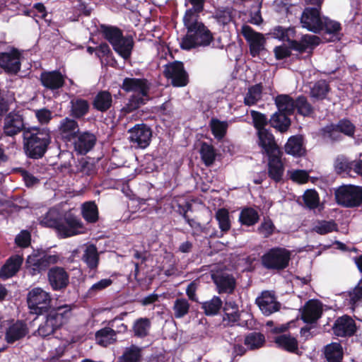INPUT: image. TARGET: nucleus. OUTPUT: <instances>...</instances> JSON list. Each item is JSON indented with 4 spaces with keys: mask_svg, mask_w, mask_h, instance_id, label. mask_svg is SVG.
Masks as SVG:
<instances>
[{
    "mask_svg": "<svg viewBox=\"0 0 362 362\" xmlns=\"http://www.w3.org/2000/svg\"><path fill=\"white\" fill-rule=\"evenodd\" d=\"M337 202L346 207H356L362 204V188L355 185H343L335 192Z\"/></svg>",
    "mask_w": 362,
    "mask_h": 362,
    "instance_id": "423d86ee",
    "label": "nucleus"
},
{
    "mask_svg": "<svg viewBox=\"0 0 362 362\" xmlns=\"http://www.w3.org/2000/svg\"><path fill=\"white\" fill-rule=\"evenodd\" d=\"M165 76L170 79L174 86H185L188 83V76L184 69L183 64L175 62L165 66Z\"/></svg>",
    "mask_w": 362,
    "mask_h": 362,
    "instance_id": "f8f14e48",
    "label": "nucleus"
},
{
    "mask_svg": "<svg viewBox=\"0 0 362 362\" xmlns=\"http://www.w3.org/2000/svg\"><path fill=\"white\" fill-rule=\"evenodd\" d=\"M86 228L80 218L71 213H66L62 218L57 227V233L61 238H68L84 233Z\"/></svg>",
    "mask_w": 362,
    "mask_h": 362,
    "instance_id": "6e6552de",
    "label": "nucleus"
},
{
    "mask_svg": "<svg viewBox=\"0 0 362 362\" xmlns=\"http://www.w3.org/2000/svg\"><path fill=\"white\" fill-rule=\"evenodd\" d=\"M200 154L204 163L206 165H211L216 158V153L214 147L206 143H203L202 144Z\"/></svg>",
    "mask_w": 362,
    "mask_h": 362,
    "instance_id": "4d7b16f0",
    "label": "nucleus"
},
{
    "mask_svg": "<svg viewBox=\"0 0 362 362\" xmlns=\"http://www.w3.org/2000/svg\"><path fill=\"white\" fill-rule=\"evenodd\" d=\"M23 119L19 114L11 112L4 119V132L6 136H14L23 131Z\"/></svg>",
    "mask_w": 362,
    "mask_h": 362,
    "instance_id": "6ab92c4d",
    "label": "nucleus"
},
{
    "mask_svg": "<svg viewBox=\"0 0 362 362\" xmlns=\"http://www.w3.org/2000/svg\"><path fill=\"white\" fill-rule=\"evenodd\" d=\"M325 355L328 362H341L343 358V349L339 343H332L325 346Z\"/></svg>",
    "mask_w": 362,
    "mask_h": 362,
    "instance_id": "4c0bfd02",
    "label": "nucleus"
},
{
    "mask_svg": "<svg viewBox=\"0 0 362 362\" xmlns=\"http://www.w3.org/2000/svg\"><path fill=\"white\" fill-rule=\"evenodd\" d=\"M209 126L214 137L218 140H221L226 135L228 123L226 121H221L213 118L210 121Z\"/></svg>",
    "mask_w": 362,
    "mask_h": 362,
    "instance_id": "c03bdc74",
    "label": "nucleus"
},
{
    "mask_svg": "<svg viewBox=\"0 0 362 362\" xmlns=\"http://www.w3.org/2000/svg\"><path fill=\"white\" fill-rule=\"evenodd\" d=\"M47 279L54 291H61L69 284V274L64 268L53 267L48 270Z\"/></svg>",
    "mask_w": 362,
    "mask_h": 362,
    "instance_id": "ddd939ff",
    "label": "nucleus"
},
{
    "mask_svg": "<svg viewBox=\"0 0 362 362\" xmlns=\"http://www.w3.org/2000/svg\"><path fill=\"white\" fill-rule=\"evenodd\" d=\"M295 34V30L292 28H284L281 26L275 27L272 33V36L274 38L280 40H290L291 37H293Z\"/></svg>",
    "mask_w": 362,
    "mask_h": 362,
    "instance_id": "bf43d9fd",
    "label": "nucleus"
},
{
    "mask_svg": "<svg viewBox=\"0 0 362 362\" xmlns=\"http://www.w3.org/2000/svg\"><path fill=\"white\" fill-rule=\"evenodd\" d=\"M52 298L49 292L42 288L31 289L27 296V302L31 313L40 315L48 310L51 305Z\"/></svg>",
    "mask_w": 362,
    "mask_h": 362,
    "instance_id": "20e7f679",
    "label": "nucleus"
},
{
    "mask_svg": "<svg viewBox=\"0 0 362 362\" xmlns=\"http://www.w3.org/2000/svg\"><path fill=\"white\" fill-rule=\"evenodd\" d=\"M195 30L187 32L180 42L182 49L189 50L198 46H208L212 41L211 32L204 26L200 25Z\"/></svg>",
    "mask_w": 362,
    "mask_h": 362,
    "instance_id": "39448f33",
    "label": "nucleus"
},
{
    "mask_svg": "<svg viewBox=\"0 0 362 362\" xmlns=\"http://www.w3.org/2000/svg\"><path fill=\"white\" fill-rule=\"evenodd\" d=\"M216 219L218 222L219 228L222 231H227L230 229L229 214L226 209H218L216 214Z\"/></svg>",
    "mask_w": 362,
    "mask_h": 362,
    "instance_id": "052dcab7",
    "label": "nucleus"
},
{
    "mask_svg": "<svg viewBox=\"0 0 362 362\" xmlns=\"http://www.w3.org/2000/svg\"><path fill=\"white\" fill-rule=\"evenodd\" d=\"M256 303L265 315H270L280 308V303L276 300L274 294L268 291H263L261 296L257 298Z\"/></svg>",
    "mask_w": 362,
    "mask_h": 362,
    "instance_id": "2eb2a0df",
    "label": "nucleus"
},
{
    "mask_svg": "<svg viewBox=\"0 0 362 362\" xmlns=\"http://www.w3.org/2000/svg\"><path fill=\"white\" fill-rule=\"evenodd\" d=\"M35 115L41 124H48L52 118V112L47 108L35 110Z\"/></svg>",
    "mask_w": 362,
    "mask_h": 362,
    "instance_id": "338daca9",
    "label": "nucleus"
},
{
    "mask_svg": "<svg viewBox=\"0 0 362 362\" xmlns=\"http://www.w3.org/2000/svg\"><path fill=\"white\" fill-rule=\"evenodd\" d=\"M82 259L88 268L92 269H96L99 263V255L97 247L94 245H87Z\"/></svg>",
    "mask_w": 362,
    "mask_h": 362,
    "instance_id": "473e14b6",
    "label": "nucleus"
},
{
    "mask_svg": "<svg viewBox=\"0 0 362 362\" xmlns=\"http://www.w3.org/2000/svg\"><path fill=\"white\" fill-rule=\"evenodd\" d=\"M22 59V53L12 48L0 54V67L8 74H16L21 69Z\"/></svg>",
    "mask_w": 362,
    "mask_h": 362,
    "instance_id": "1a4fd4ad",
    "label": "nucleus"
},
{
    "mask_svg": "<svg viewBox=\"0 0 362 362\" xmlns=\"http://www.w3.org/2000/svg\"><path fill=\"white\" fill-rule=\"evenodd\" d=\"M276 345L290 352H294L298 349V341L295 337L290 334H281L274 338Z\"/></svg>",
    "mask_w": 362,
    "mask_h": 362,
    "instance_id": "c9c22d12",
    "label": "nucleus"
},
{
    "mask_svg": "<svg viewBox=\"0 0 362 362\" xmlns=\"http://www.w3.org/2000/svg\"><path fill=\"white\" fill-rule=\"evenodd\" d=\"M102 32L105 39L112 45H115L122 37V33L121 30L115 27L112 26H102Z\"/></svg>",
    "mask_w": 362,
    "mask_h": 362,
    "instance_id": "603ef678",
    "label": "nucleus"
},
{
    "mask_svg": "<svg viewBox=\"0 0 362 362\" xmlns=\"http://www.w3.org/2000/svg\"><path fill=\"white\" fill-rule=\"evenodd\" d=\"M333 331L338 337L352 336L356 331V323L351 317L344 315L335 321Z\"/></svg>",
    "mask_w": 362,
    "mask_h": 362,
    "instance_id": "a211bd4d",
    "label": "nucleus"
},
{
    "mask_svg": "<svg viewBox=\"0 0 362 362\" xmlns=\"http://www.w3.org/2000/svg\"><path fill=\"white\" fill-rule=\"evenodd\" d=\"M23 148L26 155L34 159L42 158L51 143L47 128L29 127L23 132Z\"/></svg>",
    "mask_w": 362,
    "mask_h": 362,
    "instance_id": "f257e3e1",
    "label": "nucleus"
},
{
    "mask_svg": "<svg viewBox=\"0 0 362 362\" xmlns=\"http://www.w3.org/2000/svg\"><path fill=\"white\" fill-rule=\"evenodd\" d=\"M211 278L219 293H230L235 287V280L234 277L227 272H217L212 273Z\"/></svg>",
    "mask_w": 362,
    "mask_h": 362,
    "instance_id": "dca6fc26",
    "label": "nucleus"
},
{
    "mask_svg": "<svg viewBox=\"0 0 362 362\" xmlns=\"http://www.w3.org/2000/svg\"><path fill=\"white\" fill-rule=\"evenodd\" d=\"M26 264L28 267L31 270L32 275H35L47 269L42 256L40 257L36 255L28 256Z\"/></svg>",
    "mask_w": 362,
    "mask_h": 362,
    "instance_id": "a18cd8bd",
    "label": "nucleus"
},
{
    "mask_svg": "<svg viewBox=\"0 0 362 362\" xmlns=\"http://www.w3.org/2000/svg\"><path fill=\"white\" fill-rule=\"evenodd\" d=\"M242 34L250 45V54L253 57L264 49L265 40L262 34L255 32L248 25L243 26Z\"/></svg>",
    "mask_w": 362,
    "mask_h": 362,
    "instance_id": "4468645a",
    "label": "nucleus"
},
{
    "mask_svg": "<svg viewBox=\"0 0 362 362\" xmlns=\"http://www.w3.org/2000/svg\"><path fill=\"white\" fill-rule=\"evenodd\" d=\"M117 332L110 327H105L98 331L95 334V338L99 344L103 346H107L116 341Z\"/></svg>",
    "mask_w": 362,
    "mask_h": 362,
    "instance_id": "e433bc0d",
    "label": "nucleus"
},
{
    "mask_svg": "<svg viewBox=\"0 0 362 362\" xmlns=\"http://www.w3.org/2000/svg\"><path fill=\"white\" fill-rule=\"evenodd\" d=\"M112 95L108 91L102 90L95 95L93 105L96 110L105 112L112 106Z\"/></svg>",
    "mask_w": 362,
    "mask_h": 362,
    "instance_id": "7c9ffc66",
    "label": "nucleus"
},
{
    "mask_svg": "<svg viewBox=\"0 0 362 362\" xmlns=\"http://www.w3.org/2000/svg\"><path fill=\"white\" fill-rule=\"evenodd\" d=\"M296 109L303 116H309L313 112V107L303 96L298 97L296 100Z\"/></svg>",
    "mask_w": 362,
    "mask_h": 362,
    "instance_id": "e2e57ef3",
    "label": "nucleus"
},
{
    "mask_svg": "<svg viewBox=\"0 0 362 362\" xmlns=\"http://www.w3.org/2000/svg\"><path fill=\"white\" fill-rule=\"evenodd\" d=\"M82 216L88 223H95L98 219V211L93 202H88L82 205Z\"/></svg>",
    "mask_w": 362,
    "mask_h": 362,
    "instance_id": "79ce46f5",
    "label": "nucleus"
},
{
    "mask_svg": "<svg viewBox=\"0 0 362 362\" xmlns=\"http://www.w3.org/2000/svg\"><path fill=\"white\" fill-rule=\"evenodd\" d=\"M71 112L74 117H81L88 112L89 105L86 100L83 99H74L71 101Z\"/></svg>",
    "mask_w": 362,
    "mask_h": 362,
    "instance_id": "09e8293b",
    "label": "nucleus"
},
{
    "mask_svg": "<svg viewBox=\"0 0 362 362\" xmlns=\"http://www.w3.org/2000/svg\"><path fill=\"white\" fill-rule=\"evenodd\" d=\"M190 305L184 298H177L173 304V310L176 318H182L188 314Z\"/></svg>",
    "mask_w": 362,
    "mask_h": 362,
    "instance_id": "8fccbe9b",
    "label": "nucleus"
},
{
    "mask_svg": "<svg viewBox=\"0 0 362 362\" xmlns=\"http://www.w3.org/2000/svg\"><path fill=\"white\" fill-rule=\"evenodd\" d=\"M323 18L318 8L307 7L301 15L300 23L303 28L316 33L323 29Z\"/></svg>",
    "mask_w": 362,
    "mask_h": 362,
    "instance_id": "9d476101",
    "label": "nucleus"
},
{
    "mask_svg": "<svg viewBox=\"0 0 362 362\" xmlns=\"http://www.w3.org/2000/svg\"><path fill=\"white\" fill-rule=\"evenodd\" d=\"M59 133L64 139L68 141L75 139L79 134L77 122L69 117L62 119L59 125Z\"/></svg>",
    "mask_w": 362,
    "mask_h": 362,
    "instance_id": "4be33fe9",
    "label": "nucleus"
},
{
    "mask_svg": "<svg viewBox=\"0 0 362 362\" xmlns=\"http://www.w3.org/2000/svg\"><path fill=\"white\" fill-rule=\"evenodd\" d=\"M290 252L284 248L269 250L262 257V264L267 269H282L288 264Z\"/></svg>",
    "mask_w": 362,
    "mask_h": 362,
    "instance_id": "0eeeda50",
    "label": "nucleus"
},
{
    "mask_svg": "<svg viewBox=\"0 0 362 362\" xmlns=\"http://www.w3.org/2000/svg\"><path fill=\"white\" fill-rule=\"evenodd\" d=\"M322 312V303L316 300H310L303 308L302 319L306 322H313L320 317Z\"/></svg>",
    "mask_w": 362,
    "mask_h": 362,
    "instance_id": "412c9836",
    "label": "nucleus"
},
{
    "mask_svg": "<svg viewBox=\"0 0 362 362\" xmlns=\"http://www.w3.org/2000/svg\"><path fill=\"white\" fill-rule=\"evenodd\" d=\"M71 315V305L66 304L57 308L49 312L45 320L39 325L37 330V334L42 337L52 334L55 330L66 324Z\"/></svg>",
    "mask_w": 362,
    "mask_h": 362,
    "instance_id": "7ed1b4c3",
    "label": "nucleus"
},
{
    "mask_svg": "<svg viewBox=\"0 0 362 362\" xmlns=\"http://www.w3.org/2000/svg\"><path fill=\"white\" fill-rule=\"evenodd\" d=\"M42 85L51 90L59 89L64 86V77L57 71L44 72L40 76Z\"/></svg>",
    "mask_w": 362,
    "mask_h": 362,
    "instance_id": "393cba45",
    "label": "nucleus"
},
{
    "mask_svg": "<svg viewBox=\"0 0 362 362\" xmlns=\"http://www.w3.org/2000/svg\"><path fill=\"white\" fill-rule=\"evenodd\" d=\"M258 137L259 145L264 149L268 156L282 154L274 141L273 135L267 129H260L258 132Z\"/></svg>",
    "mask_w": 362,
    "mask_h": 362,
    "instance_id": "aec40b11",
    "label": "nucleus"
},
{
    "mask_svg": "<svg viewBox=\"0 0 362 362\" xmlns=\"http://www.w3.org/2000/svg\"><path fill=\"white\" fill-rule=\"evenodd\" d=\"M285 151L293 156H301L304 153L301 136H291L285 145Z\"/></svg>",
    "mask_w": 362,
    "mask_h": 362,
    "instance_id": "58836bf2",
    "label": "nucleus"
},
{
    "mask_svg": "<svg viewBox=\"0 0 362 362\" xmlns=\"http://www.w3.org/2000/svg\"><path fill=\"white\" fill-rule=\"evenodd\" d=\"M288 174L291 180L299 184L307 182L309 178L308 172L304 170H291Z\"/></svg>",
    "mask_w": 362,
    "mask_h": 362,
    "instance_id": "69168bd1",
    "label": "nucleus"
},
{
    "mask_svg": "<svg viewBox=\"0 0 362 362\" xmlns=\"http://www.w3.org/2000/svg\"><path fill=\"white\" fill-rule=\"evenodd\" d=\"M303 200L305 205L310 209H315L319 204V197L314 189H308L303 194Z\"/></svg>",
    "mask_w": 362,
    "mask_h": 362,
    "instance_id": "0e129e2a",
    "label": "nucleus"
},
{
    "mask_svg": "<svg viewBox=\"0 0 362 362\" xmlns=\"http://www.w3.org/2000/svg\"><path fill=\"white\" fill-rule=\"evenodd\" d=\"M275 104L279 112L286 115L292 114L296 110V101L287 95H281L276 98Z\"/></svg>",
    "mask_w": 362,
    "mask_h": 362,
    "instance_id": "72a5a7b5",
    "label": "nucleus"
},
{
    "mask_svg": "<svg viewBox=\"0 0 362 362\" xmlns=\"http://www.w3.org/2000/svg\"><path fill=\"white\" fill-rule=\"evenodd\" d=\"M112 284V280L111 279H103L93 284L88 290L86 295L88 297H93L98 293L109 287Z\"/></svg>",
    "mask_w": 362,
    "mask_h": 362,
    "instance_id": "680f3d73",
    "label": "nucleus"
},
{
    "mask_svg": "<svg viewBox=\"0 0 362 362\" xmlns=\"http://www.w3.org/2000/svg\"><path fill=\"white\" fill-rule=\"evenodd\" d=\"M122 88L126 92L134 93L124 107L127 112L136 110L148 100L149 86L145 79L126 78L123 81Z\"/></svg>",
    "mask_w": 362,
    "mask_h": 362,
    "instance_id": "f03ea898",
    "label": "nucleus"
},
{
    "mask_svg": "<svg viewBox=\"0 0 362 362\" xmlns=\"http://www.w3.org/2000/svg\"><path fill=\"white\" fill-rule=\"evenodd\" d=\"M27 333L26 325L23 322L17 321L8 326L6 332L5 339L8 343H13L24 337Z\"/></svg>",
    "mask_w": 362,
    "mask_h": 362,
    "instance_id": "bb28decb",
    "label": "nucleus"
},
{
    "mask_svg": "<svg viewBox=\"0 0 362 362\" xmlns=\"http://www.w3.org/2000/svg\"><path fill=\"white\" fill-rule=\"evenodd\" d=\"M222 307V300L218 296H214L211 300L205 301L202 305L206 315H215Z\"/></svg>",
    "mask_w": 362,
    "mask_h": 362,
    "instance_id": "de8ad7c7",
    "label": "nucleus"
},
{
    "mask_svg": "<svg viewBox=\"0 0 362 362\" xmlns=\"http://www.w3.org/2000/svg\"><path fill=\"white\" fill-rule=\"evenodd\" d=\"M271 125L279 130L280 132H286L291 124V121L287 115L279 112L274 113L270 119Z\"/></svg>",
    "mask_w": 362,
    "mask_h": 362,
    "instance_id": "ea45409f",
    "label": "nucleus"
},
{
    "mask_svg": "<svg viewBox=\"0 0 362 362\" xmlns=\"http://www.w3.org/2000/svg\"><path fill=\"white\" fill-rule=\"evenodd\" d=\"M334 170L337 174H349L352 170V162L348 160V159L343 156H338L334 164Z\"/></svg>",
    "mask_w": 362,
    "mask_h": 362,
    "instance_id": "6e6d98bb",
    "label": "nucleus"
},
{
    "mask_svg": "<svg viewBox=\"0 0 362 362\" xmlns=\"http://www.w3.org/2000/svg\"><path fill=\"white\" fill-rule=\"evenodd\" d=\"M23 258L19 255L9 257L0 269V278L6 279L14 276L20 269Z\"/></svg>",
    "mask_w": 362,
    "mask_h": 362,
    "instance_id": "5701e85b",
    "label": "nucleus"
},
{
    "mask_svg": "<svg viewBox=\"0 0 362 362\" xmlns=\"http://www.w3.org/2000/svg\"><path fill=\"white\" fill-rule=\"evenodd\" d=\"M95 136L90 133L83 132L78 135L74 141V148L80 154L88 152L95 145Z\"/></svg>",
    "mask_w": 362,
    "mask_h": 362,
    "instance_id": "a878e982",
    "label": "nucleus"
},
{
    "mask_svg": "<svg viewBox=\"0 0 362 362\" xmlns=\"http://www.w3.org/2000/svg\"><path fill=\"white\" fill-rule=\"evenodd\" d=\"M354 125L347 119L341 120L337 125L330 124L324 128L325 135L332 140L338 139L340 132L351 136L354 135Z\"/></svg>",
    "mask_w": 362,
    "mask_h": 362,
    "instance_id": "f3484780",
    "label": "nucleus"
},
{
    "mask_svg": "<svg viewBox=\"0 0 362 362\" xmlns=\"http://www.w3.org/2000/svg\"><path fill=\"white\" fill-rule=\"evenodd\" d=\"M129 141L135 146L145 148L149 144L152 136L151 129L144 124H136L129 130Z\"/></svg>",
    "mask_w": 362,
    "mask_h": 362,
    "instance_id": "9b49d317",
    "label": "nucleus"
},
{
    "mask_svg": "<svg viewBox=\"0 0 362 362\" xmlns=\"http://www.w3.org/2000/svg\"><path fill=\"white\" fill-rule=\"evenodd\" d=\"M281 154L269 156L268 173L269 177L276 182L281 180L284 168L281 160Z\"/></svg>",
    "mask_w": 362,
    "mask_h": 362,
    "instance_id": "cd10ccee",
    "label": "nucleus"
},
{
    "mask_svg": "<svg viewBox=\"0 0 362 362\" xmlns=\"http://www.w3.org/2000/svg\"><path fill=\"white\" fill-rule=\"evenodd\" d=\"M262 86L260 83L250 86L244 97L245 105L252 106L257 104L262 97Z\"/></svg>",
    "mask_w": 362,
    "mask_h": 362,
    "instance_id": "f704fd0d",
    "label": "nucleus"
},
{
    "mask_svg": "<svg viewBox=\"0 0 362 362\" xmlns=\"http://www.w3.org/2000/svg\"><path fill=\"white\" fill-rule=\"evenodd\" d=\"M264 341V336L259 332H252L247 335L245 339V344L250 349L261 347Z\"/></svg>",
    "mask_w": 362,
    "mask_h": 362,
    "instance_id": "864d4df0",
    "label": "nucleus"
},
{
    "mask_svg": "<svg viewBox=\"0 0 362 362\" xmlns=\"http://www.w3.org/2000/svg\"><path fill=\"white\" fill-rule=\"evenodd\" d=\"M224 313L227 319L231 322H235L240 319L238 305L233 301L226 303Z\"/></svg>",
    "mask_w": 362,
    "mask_h": 362,
    "instance_id": "13d9d810",
    "label": "nucleus"
},
{
    "mask_svg": "<svg viewBox=\"0 0 362 362\" xmlns=\"http://www.w3.org/2000/svg\"><path fill=\"white\" fill-rule=\"evenodd\" d=\"M214 18L220 24H228L232 20L231 11L229 8L218 10L215 13Z\"/></svg>",
    "mask_w": 362,
    "mask_h": 362,
    "instance_id": "774afa93",
    "label": "nucleus"
},
{
    "mask_svg": "<svg viewBox=\"0 0 362 362\" xmlns=\"http://www.w3.org/2000/svg\"><path fill=\"white\" fill-rule=\"evenodd\" d=\"M337 230V223L332 221H317L314 223L313 230L320 235H325Z\"/></svg>",
    "mask_w": 362,
    "mask_h": 362,
    "instance_id": "49530a36",
    "label": "nucleus"
},
{
    "mask_svg": "<svg viewBox=\"0 0 362 362\" xmlns=\"http://www.w3.org/2000/svg\"><path fill=\"white\" fill-rule=\"evenodd\" d=\"M199 13L200 12L193 11L192 8H188L186 11L183 17V22L187 29V32H192L195 30L194 29L199 27L200 25H204L202 22L198 21Z\"/></svg>",
    "mask_w": 362,
    "mask_h": 362,
    "instance_id": "a19ab883",
    "label": "nucleus"
},
{
    "mask_svg": "<svg viewBox=\"0 0 362 362\" xmlns=\"http://www.w3.org/2000/svg\"><path fill=\"white\" fill-rule=\"evenodd\" d=\"M61 219L60 211L57 208H52L45 215L39 218V222L42 226L54 228L57 230Z\"/></svg>",
    "mask_w": 362,
    "mask_h": 362,
    "instance_id": "c756f323",
    "label": "nucleus"
},
{
    "mask_svg": "<svg viewBox=\"0 0 362 362\" xmlns=\"http://www.w3.org/2000/svg\"><path fill=\"white\" fill-rule=\"evenodd\" d=\"M329 92V86L326 81H319L314 84L310 90V95L317 100L324 99Z\"/></svg>",
    "mask_w": 362,
    "mask_h": 362,
    "instance_id": "5fc2aeb1",
    "label": "nucleus"
},
{
    "mask_svg": "<svg viewBox=\"0 0 362 362\" xmlns=\"http://www.w3.org/2000/svg\"><path fill=\"white\" fill-rule=\"evenodd\" d=\"M239 219L242 224L250 226L258 221L259 215L255 209L246 208L240 212Z\"/></svg>",
    "mask_w": 362,
    "mask_h": 362,
    "instance_id": "3c124183",
    "label": "nucleus"
},
{
    "mask_svg": "<svg viewBox=\"0 0 362 362\" xmlns=\"http://www.w3.org/2000/svg\"><path fill=\"white\" fill-rule=\"evenodd\" d=\"M151 321L146 317L136 320L133 325V332L135 336L143 338L148 334L151 328Z\"/></svg>",
    "mask_w": 362,
    "mask_h": 362,
    "instance_id": "37998d69",
    "label": "nucleus"
},
{
    "mask_svg": "<svg viewBox=\"0 0 362 362\" xmlns=\"http://www.w3.org/2000/svg\"><path fill=\"white\" fill-rule=\"evenodd\" d=\"M133 48V40L131 37H120L119 40L115 45L113 49L124 59H128Z\"/></svg>",
    "mask_w": 362,
    "mask_h": 362,
    "instance_id": "2f4dec72",
    "label": "nucleus"
},
{
    "mask_svg": "<svg viewBox=\"0 0 362 362\" xmlns=\"http://www.w3.org/2000/svg\"><path fill=\"white\" fill-rule=\"evenodd\" d=\"M142 358V349L136 345L132 344L125 347L117 362H140Z\"/></svg>",
    "mask_w": 362,
    "mask_h": 362,
    "instance_id": "c85d7f7f",
    "label": "nucleus"
},
{
    "mask_svg": "<svg viewBox=\"0 0 362 362\" xmlns=\"http://www.w3.org/2000/svg\"><path fill=\"white\" fill-rule=\"evenodd\" d=\"M320 40L316 35H305L300 40H292L291 41V47L299 52L300 53H303L306 52L307 50H312L316 46L320 44Z\"/></svg>",
    "mask_w": 362,
    "mask_h": 362,
    "instance_id": "b1692460",
    "label": "nucleus"
}]
</instances>
